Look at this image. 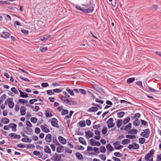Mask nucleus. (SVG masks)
I'll list each match as a JSON object with an SVG mask.
<instances>
[{"mask_svg":"<svg viewBox=\"0 0 161 161\" xmlns=\"http://www.w3.org/2000/svg\"><path fill=\"white\" fill-rule=\"evenodd\" d=\"M155 150L153 149L150 150L148 153L146 154L144 157V159L146 161H153V155L154 154Z\"/></svg>","mask_w":161,"mask_h":161,"instance_id":"f257e3e1","label":"nucleus"},{"mask_svg":"<svg viewBox=\"0 0 161 161\" xmlns=\"http://www.w3.org/2000/svg\"><path fill=\"white\" fill-rule=\"evenodd\" d=\"M68 98V97H67L65 96H62L60 99L64 103L69 105L75 104V102L74 101L69 100Z\"/></svg>","mask_w":161,"mask_h":161,"instance_id":"f03ea898","label":"nucleus"},{"mask_svg":"<svg viewBox=\"0 0 161 161\" xmlns=\"http://www.w3.org/2000/svg\"><path fill=\"white\" fill-rule=\"evenodd\" d=\"M5 104H8V107L10 108H13L14 105V103L13 102V99L12 98L7 99L5 102Z\"/></svg>","mask_w":161,"mask_h":161,"instance_id":"7ed1b4c3","label":"nucleus"},{"mask_svg":"<svg viewBox=\"0 0 161 161\" xmlns=\"http://www.w3.org/2000/svg\"><path fill=\"white\" fill-rule=\"evenodd\" d=\"M140 134V135L145 138H147L149 136L150 133V130L149 129H147L144 130Z\"/></svg>","mask_w":161,"mask_h":161,"instance_id":"20e7f679","label":"nucleus"},{"mask_svg":"<svg viewBox=\"0 0 161 161\" xmlns=\"http://www.w3.org/2000/svg\"><path fill=\"white\" fill-rule=\"evenodd\" d=\"M139 145L138 144L133 142L132 144H130L128 146L127 148L130 150L138 149L139 148Z\"/></svg>","mask_w":161,"mask_h":161,"instance_id":"39448f33","label":"nucleus"},{"mask_svg":"<svg viewBox=\"0 0 161 161\" xmlns=\"http://www.w3.org/2000/svg\"><path fill=\"white\" fill-rule=\"evenodd\" d=\"M113 145L114 146V148L117 150L120 149L123 147V146L120 145L119 141H116L114 142Z\"/></svg>","mask_w":161,"mask_h":161,"instance_id":"423d86ee","label":"nucleus"},{"mask_svg":"<svg viewBox=\"0 0 161 161\" xmlns=\"http://www.w3.org/2000/svg\"><path fill=\"white\" fill-rule=\"evenodd\" d=\"M52 121H51V124L52 126L58 128V121L56 119L53 118L52 119Z\"/></svg>","mask_w":161,"mask_h":161,"instance_id":"0eeeda50","label":"nucleus"},{"mask_svg":"<svg viewBox=\"0 0 161 161\" xmlns=\"http://www.w3.org/2000/svg\"><path fill=\"white\" fill-rule=\"evenodd\" d=\"M0 35L4 39H7L9 37L10 34L7 32L3 31L2 33H0Z\"/></svg>","mask_w":161,"mask_h":161,"instance_id":"6e6552de","label":"nucleus"},{"mask_svg":"<svg viewBox=\"0 0 161 161\" xmlns=\"http://www.w3.org/2000/svg\"><path fill=\"white\" fill-rule=\"evenodd\" d=\"M9 136L11 138L15 139H19L20 138V136L19 135H17L14 133H11L9 134Z\"/></svg>","mask_w":161,"mask_h":161,"instance_id":"1a4fd4ad","label":"nucleus"},{"mask_svg":"<svg viewBox=\"0 0 161 161\" xmlns=\"http://www.w3.org/2000/svg\"><path fill=\"white\" fill-rule=\"evenodd\" d=\"M44 152L47 154H50L51 153V151L49 146L45 145L44 147Z\"/></svg>","mask_w":161,"mask_h":161,"instance_id":"9d476101","label":"nucleus"},{"mask_svg":"<svg viewBox=\"0 0 161 161\" xmlns=\"http://www.w3.org/2000/svg\"><path fill=\"white\" fill-rule=\"evenodd\" d=\"M93 10V7L92 6H91L87 9H82V12L86 13H88L92 12Z\"/></svg>","mask_w":161,"mask_h":161,"instance_id":"9b49d317","label":"nucleus"},{"mask_svg":"<svg viewBox=\"0 0 161 161\" xmlns=\"http://www.w3.org/2000/svg\"><path fill=\"white\" fill-rule=\"evenodd\" d=\"M61 159V156L59 154H55L53 157L54 161H60Z\"/></svg>","mask_w":161,"mask_h":161,"instance_id":"f8f14e48","label":"nucleus"},{"mask_svg":"<svg viewBox=\"0 0 161 161\" xmlns=\"http://www.w3.org/2000/svg\"><path fill=\"white\" fill-rule=\"evenodd\" d=\"M36 147L37 149L40 150L41 156L42 158L44 155V151H43L44 150V147L38 145H36Z\"/></svg>","mask_w":161,"mask_h":161,"instance_id":"ddd939ff","label":"nucleus"},{"mask_svg":"<svg viewBox=\"0 0 161 161\" xmlns=\"http://www.w3.org/2000/svg\"><path fill=\"white\" fill-rule=\"evenodd\" d=\"M86 137L87 139L89 138V137H92L93 136L94 134L93 133L91 132L89 130L87 131H85Z\"/></svg>","mask_w":161,"mask_h":161,"instance_id":"4468645a","label":"nucleus"},{"mask_svg":"<svg viewBox=\"0 0 161 161\" xmlns=\"http://www.w3.org/2000/svg\"><path fill=\"white\" fill-rule=\"evenodd\" d=\"M45 141L48 142H50L52 141V136L50 134H48L45 138Z\"/></svg>","mask_w":161,"mask_h":161,"instance_id":"2eb2a0df","label":"nucleus"},{"mask_svg":"<svg viewBox=\"0 0 161 161\" xmlns=\"http://www.w3.org/2000/svg\"><path fill=\"white\" fill-rule=\"evenodd\" d=\"M20 110L21 115H24L25 114L26 109L25 106H21L20 107Z\"/></svg>","mask_w":161,"mask_h":161,"instance_id":"dca6fc26","label":"nucleus"},{"mask_svg":"<svg viewBox=\"0 0 161 161\" xmlns=\"http://www.w3.org/2000/svg\"><path fill=\"white\" fill-rule=\"evenodd\" d=\"M57 148V152L59 153H61L63 152L64 150V147L59 144Z\"/></svg>","mask_w":161,"mask_h":161,"instance_id":"f3484780","label":"nucleus"},{"mask_svg":"<svg viewBox=\"0 0 161 161\" xmlns=\"http://www.w3.org/2000/svg\"><path fill=\"white\" fill-rule=\"evenodd\" d=\"M1 121L2 123L6 124L9 123L10 121L7 118L4 117L1 119Z\"/></svg>","mask_w":161,"mask_h":161,"instance_id":"a211bd4d","label":"nucleus"},{"mask_svg":"<svg viewBox=\"0 0 161 161\" xmlns=\"http://www.w3.org/2000/svg\"><path fill=\"white\" fill-rule=\"evenodd\" d=\"M26 130H24L25 132L27 135H31L32 133V130L29 127H26Z\"/></svg>","mask_w":161,"mask_h":161,"instance_id":"6ab92c4d","label":"nucleus"},{"mask_svg":"<svg viewBox=\"0 0 161 161\" xmlns=\"http://www.w3.org/2000/svg\"><path fill=\"white\" fill-rule=\"evenodd\" d=\"M58 140L60 142L63 144H65L66 143V139L62 136H59L58 137Z\"/></svg>","mask_w":161,"mask_h":161,"instance_id":"aec40b11","label":"nucleus"},{"mask_svg":"<svg viewBox=\"0 0 161 161\" xmlns=\"http://www.w3.org/2000/svg\"><path fill=\"white\" fill-rule=\"evenodd\" d=\"M98 110V108L96 107H92L87 110V112H96Z\"/></svg>","mask_w":161,"mask_h":161,"instance_id":"412c9836","label":"nucleus"},{"mask_svg":"<svg viewBox=\"0 0 161 161\" xmlns=\"http://www.w3.org/2000/svg\"><path fill=\"white\" fill-rule=\"evenodd\" d=\"M40 128L45 133H47L50 132L49 130L43 125H41Z\"/></svg>","mask_w":161,"mask_h":161,"instance_id":"4be33fe9","label":"nucleus"},{"mask_svg":"<svg viewBox=\"0 0 161 161\" xmlns=\"http://www.w3.org/2000/svg\"><path fill=\"white\" fill-rule=\"evenodd\" d=\"M141 122V120L136 119L133 122V125L136 126H138L140 125Z\"/></svg>","mask_w":161,"mask_h":161,"instance_id":"5701e85b","label":"nucleus"},{"mask_svg":"<svg viewBox=\"0 0 161 161\" xmlns=\"http://www.w3.org/2000/svg\"><path fill=\"white\" fill-rule=\"evenodd\" d=\"M19 92L20 94V97L22 98H27L28 97V94H25L21 91L19 90Z\"/></svg>","mask_w":161,"mask_h":161,"instance_id":"b1692460","label":"nucleus"},{"mask_svg":"<svg viewBox=\"0 0 161 161\" xmlns=\"http://www.w3.org/2000/svg\"><path fill=\"white\" fill-rule=\"evenodd\" d=\"M79 142L81 144L84 145H86V143L85 140L82 137H80L79 138Z\"/></svg>","mask_w":161,"mask_h":161,"instance_id":"393cba45","label":"nucleus"},{"mask_svg":"<svg viewBox=\"0 0 161 161\" xmlns=\"http://www.w3.org/2000/svg\"><path fill=\"white\" fill-rule=\"evenodd\" d=\"M66 91L68 92L71 95L74 96V93L73 91L72 90L70 89L69 87H67L66 89Z\"/></svg>","mask_w":161,"mask_h":161,"instance_id":"a878e982","label":"nucleus"},{"mask_svg":"<svg viewBox=\"0 0 161 161\" xmlns=\"http://www.w3.org/2000/svg\"><path fill=\"white\" fill-rule=\"evenodd\" d=\"M75 156L79 160H82L83 159L82 155L79 153L77 152L76 153Z\"/></svg>","mask_w":161,"mask_h":161,"instance_id":"bb28decb","label":"nucleus"},{"mask_svg":"<svg viewBox=\"0 0 161 161\" xmlns=\"http://www.w3.org/2000/svg\"><path fill=\"white\" fill-rule=\"evenodd\" d=\"M130 142V141L128 139H125L123 140L121 142V144L123 145H126L129 143Z\"/></svg>","mask_w":161,"mask_h":161,"instance_id":"cd10ccee","label":"nucleus"},{"mask_svg":"<svg viewBox=\"0 0 161 161\" xmlns=\"http://www.w3.org/2000/svg\"><path fill=\"white\" fill-rule=\"evenodd\" d=\"M130 120V118L129 117H127L123 121L122 120V124L123 125H125L129 122Z\"/></svg>","mask_w":161,"mask_h":161,"instance_id":"c85d7f7f","label":"nucleus"},{"mask_svg":"<svg viewBox=\"0 0 161 161\" xmlns=\"http://www.w3.org/2000/svg\"><path fill=\"white\" fill-rule=\"evenodd\" d=\"M122 120L118 119L116 122V125L118 128L120 127L122 124Z\"/></svg>","mask_w":161,"mask_h":161,"instance_id":"c756f323","label":"nucleus"},{"mask_svg":"<svg viewBox=\"0 0 161 161\" xmlns=\"http://www.w3.org/2000/svg\"><path fill=\"white\" fill-rule=\"evenodd\" d=\"M94 89L96 91L99 92L101 94H103V93H104L103 89L101 88L97 87V86H96L94 87Z\"/></svg>","mask_w":161,"mask_h":161,"instance_id":"7c9ffc66","label":"nucleus"},{"mask_svg":"<svg viewBox=\"0 0 161 161\" xmlns=\"http://www.w3.org/2000/svg\"><path fill=\"white\" fill-rule=\"evenodd\" d=\"M46 116L47 118H50L53 116V115L48 110H47L45 113Z\"/></svg>","mask_w":161,"mask_h":161,"instance_id":"2f4dec72","label":"nucleus"},{"mask_svg":"<svg viewBox=\"0 0 161 161\" xmlns=\"http://www.w3.org/2000/svg\"><path fill=\"white\" fill-rule=\"evenodd\" d=\"M137 130L136 129H132L128 131V133L136 134L137 132Z\"/></svg>","mask_w":161,"mask_h":161,"instance_id":"473e14b6","label":"nucleus"},{"mask_svg":"<svg viewBox=\"0 0 161 161\" xmlns=\"http://www.w3.org/2000/svg\"><path fill=\"white\" fill-rule=\"evenodd\" d=\"M107 149L110 151H112L114 150V149L113 147L110 144H108L106 146Z\"/></svg>","mask_w":161,"mask_h":161,"instance_id":"72a5a7b5","label":"nucleus"},{"mask_svg":"<svg viewBox=\"0 0 161 161\" xmlns=\"http://www.w3.org/2000/svg\"><path fill=\"white\" fill-rule=\"evenodd\" d=\"M131 127V124L130 123H129L127 125L125 126L124 130L126 131L130 129Z\"/></svg>","mask_w":161,"mask_h":161,"instance_id":"f704fd0d","label":"nucleus"},{"mask_svg":"<svg viewBox=\"0 0 161 161\" xmlns=\"http://www.w3.org/2000/svg\"><path fill=\"white\" fill-rule=\"evenodd\" d=\"M135 80V78L134 77L130 78L127 79V82L128 84H130L132 83Z\"/></svg>","mask_w":161,"mask_h":161,"instance_id":"c9c22d12","label":"nucleus"},{"mask_svg":"<svg viewBox=\"0 0 161 161\" xmlns=\"http://www.w3.org/2000/svg\"><path fill=\"white\" fill-rule=\"evenodd\" d=\"M125 113L124 112H120L117 114V115L118 118H122L125 115Z\"/></svg>","mask_w":161,"mask_h":161,"instance_id":"e433bc0d","label":"nucleus"},{"mask_svg":"<svg viewBox=\"0 0 161 161\" xmlns=\"http://www.w3.org/2000/svg\"><path fill=\"white\" fill-rule=\"evenodd\" d=\"M33 154L36 156H38L39 158H41L40 152L37 151H35L33 152Z\"/></svg>","mask_w":161,"mask_h":161,"instance_id":"4c0bfd02","label":"nucleus"},{"mask_svg":"<svg viewBox=\"0 0 161 161\" xmlns=\"http://www.w3.org/2000/svg\"><path fill=\"white\" fill-rule=\"evenodd\" d=\"M47 94L49 95H52L54 94L53 90H49L46 91Z\"/></svg>","mask_w":161,"mask_h":161,"instance_id":"58836bf2","label":"nucleus"},{"mask_svg":"<svg viewBox=\"0 0 161 161\" xmlns=\"http://www.w3.org/2000/svg\"><path fill=\"white\" fill-rule=\"evenodd\" d=\"M18 101L23 105L25 103H27V101L26 100L22 99H19Z\"/></svg>","mask_w":161,"mask_h":161,"instance_id":"ea45409f","label":"nucleus"},{"mask_svg":"<svg viewBox=\"0 0 161 161\" xmlns=\"http://www.w3.org/2000/svg\"><path fill=\"white\" fill-rule=\"evenodd\" d=\"M126 137L130 139H134L136 138L135 135H126Z\"/></svg>","mask_w":161,"mask_h":161,"instance_id":"a19ab883","label":"nucleus"},{"mask_svg":"<svg viewBox=\"0 0 161 161\" xmlns=\"http://www.w3.org/2000/svg\"><path fill=\"white\" fill-rule=\"evenodd\" d=\"M11 90L12 92H14V93L16 94H19V92H18V90H17L16 88H15V87H12L11 89Z\"/></svg>","mask_w":161,"mask_h":161,"instance_id":"79ce46f5","label":"nucleus"},{"mask_svg":"<svg viewBox=\"0 0 161 161\" xmlns=\"http://www.w3.org/2000/svg\"><path fill=\"white\" fill-rule=\"evenodd\" d=\"M16 146L19 148H26V146L23 143H20L17 145Z\"/></svg>","mask_w":161,"mask_h":161,"instance_id":"37998d69","label":"nucleus"},{"mask_svg":"<svg viewBox=\"0 0 161 161\" xmlns=\"http://www.w3.org/2000/svg\"><path fill=\"white\" fill-rule=\"evenodd\" d=\"M145 141V138L141 137L139 139V142L141 144H143L144 143Z\"/></svg>","mask_w":161,"mask_h":161,"instance_id":"c03bdc74","label":"nucleus"},{"mask_svg":"<svg viewBox=\"0 0 161 161\" xmlns=\"http://www.w3.org/2000/svg\"><path fill=\"white\" fill-rule=\"evenodd\" d=\"M69 111L67 109H63L61 111V114L62 115H65L68 114Z\"/></svg>","mask_w":161,"mask_h":161,"instance_id":"a18cd8bd","label":"nucleus"},{"mask_svg":"<svg viewBox=\"0 0 161 161\" xmlns=\"http://www.w3.org/2000/svg\"><path fill=\"white\" fill-rule=\"evenodd\" d=\"M141 114L139 113H136L134 117V119H138L140 117Z\"/></svg>","mask_w":161,"mask_h":161,"instance_id":"49530a36","label":"nucleus"},{"mask_svg":"<svg viewBox=\"0 0 161 161\" xmlns=\"http://www.w3.org/2000/svg\"><path fill=\"white\" fill-rule=\"evenodd\" d=\"M35 147V146L33 144H29V145H27V146H26V148L27 149L33 148Z\"/></svg>","mask_w":161,"mask_h":161,"instance_id":"de8ad7c7","label":"nucleus"},{"mask_svg":"<svg viewBox=\"0 0 161 161\" xmlns=\"http://www.w3.org/2000/svg\"><path fill=\"white\" fill-rule=\"evenodd\" d=\"M37 120V119L35 117H32L31 119V121L34 124H35L36 123Z\"/></svg>","mask_w":161,"mask_h":161,"instance_id":"09e8293b","label":"nucleus"},{"mask_svg":"<svg viewBox=\"0 0 161 161\" xmlns=\"http://www.w3.org/2000/svg\"><path fill=\"white\" fill-rule=\"evenodd\" d=\"M107 131V128L106 127H104L102 130V133L104 135L106 134Z\"/></svg>","mask_w":161,"mask_h":161,"instance_id":"8fccbe9b","label":"nucleus"},{"mask_svg":"<svg viewBox=\"0 0 161 161\" xmlns=\"http://www.w3.org/2000/svg\"><path fill=\"white\" fill-rule=\"evenodd\" d=\"M99 149L101 153H104L105 152L106 150L104 147L101 146L100 147Z\"/></svg>","mask_w":161,"mask_h":161,"instance_id":"3c124183","label":"nucleus"},{"mask_svg":"<svg viewBox=\"0 0 161 161\" xmlns=\"http://www.w3.org/2000/svg\"><path fill=\"white\" fill-rule=\"evenodd\" d=\"M79 91L82 94L86 95V90L84 89H79Z\"/></svg>","mask_w":161,"mask_h":161,"instance_id":"603ef678","label":"nucleus"},{"mask_svg":"<svg viewBox=\"0 0 161 161\" xmlns=\"http://www.w3.org/2000/svg\"><path fill=\"white\" fill-rule=\"evenodd\" d=\"M107 124L108 125V127L110 128L113 127L115 125L114 123H109Z\"/></svg>","mask_w":161,"mask_h":161,"instance_id":"864d4df0","label":"nucleus"},{"mask_svg":"<svg viewBox=\"0 0 161 161\" xmlns=\"http://www.w3.org/2000/svg\"><path fill=\"white\" fill-rule=\"evenodd\" d=\"M47 49V47H41L40 48V51L42 52H45Z\"/></svg>","mask_w":161,"mask_h":161,"instance_id":"5fc2aeb1","label":"nucleus"},{"mask_svg":"<svg viewBox=\"0 0 161 161\" xmlns=\"http://www.w3.org/2000/svg\"><path fill=\"white\" fill-rule=\"evenodd\" d=\"M114 155L117 157H120L122 156V154L118 152H116L114 153Z\"/></svg>","mask_w":161,"mask_h":161,"instance_id":"6e6d98bb","label":"nucleus"},{"mask_svg":"<svg viewBox=\"0 0 161 161\" xmlns=\"http://www.w3.org/2000/svg\"><path fill=\"white\" fill-rule=\"evenodd\" d=\"M53 91L54 92L56 93H58L62 91V90L60 89H59L57 88L53 89Z\"/></svg>","mask_w":161,"mask_h":161,"instance_id":"4d7b16f0","label":"nucleus"},{"mask_svg":"<svg viewBox=\"0 0 161 161\" xmlns=\"http://www.w3.org/2000/svg\"><path fill=\"white\" fill-rule=\"evenodd\" d=\"M79 124L81 127H84L86 125L85 122L81 121L79 122Z\"/></svg>","mask_w":161,"mask_h":161,"instance_id":"13d9d810","label":"nucleus"},{"mask_svg":"<svg viewBox=\"0 0 161 161\" xmlns=\"http://www.w3.org/2000/svg\"><path fill=\"white\" fill-rule=\"evenodd\" d=\"M99 157L103 161H105L106 159V156L104 155H100Z\"/></svg>","mask_w":161,"mask_h":161,"instance_id":"bf43d9fd","label":"nucleus"},{"mask_svg":"<svg viewBox=\"0 0 161 161\" xmlns=\"http://www.w3.org/2000/svg\"><path fill=\"white\" fill-rule=\"evenodd\" d=\"M95 101L96 102L100 103L101 104H103L104 103V101L102 100H101L98 98H95Z\"/></svg>","mask_w":161,"mask_h":161,"instance_id":"052dcab7","label":"nucleus"},{"mask_svg":"<svg viewBox=\"0 0 161 161\" xmlns=\"http://www.w3.org/2000/svg\"><path fill=\"white\" fill-rule=\"evenodd\" d=\"M41 86L43 87H46L49 86V85L47 83L43 82L42 83Z\"/></svg>","mask_w":161,"mask_h":161,"instance_id":"680f3d73","label":"nucleus"},{"mask_svg":"<svg viewBox=\"0 0 161 161\" xmlns=\"http://www.w3.org/2000/svg\"><path fill=\"white\" fill-rule=\"evenodd\" d=\"M53 142L57 146H58L59 145L58 142L56 139L54 138H53Z\"/></svg>","mask_w":161,"mask_h":161,"instance_id":"e2e57ef3","label":"nucleus"},{"mask_svg":"<svg viewBox=\"0 0 161 161\" xmlns=\"http://www.w3.org/2000/svg\"><path fill=\"white\" fill-rule=\"evenodd\" d=\"M75 148L76 149L83 150L84 149V147L81 146H76Z\"/></svg>","mask_w":161,"mask_h":161,"instance_id":"0e129e2a","label":"nucleus"},{"mask_svg":"<svg viewBox=\"0 0 161 161\" xmlns=\"http://www.w3.org/2000/svg\"><path fill=\"white\" fill-rule=\"evenodd\" d=\"M20 78L26 82H30V80L27 78L23 77L21 76H20Z\"/></svg>","mask_w":161,"mask_h":161,"instance_id":"69168bd1","label":"nucleus"},{"mask_svg":"<svg viewBox=\"0 0 161 161\" xmlns=\"http://www.w3.org/2000/svg\"><path fill=\"white\" fill-rule=\"evenodd\" d=\"M26 124L28 126V127H31L32 126V124L29 121H27L26 122Z\"/></svg>","mask_w":161,"mask_h":161,"instance_id":"338daca9","label":"nucleus"},{"mask_svg":"<svg viewBox=\"0 0 161 161\" xmlns=\"http://www.w3.org/2000/svg\"><path fill=\"white\" fill-rule=\"evenodd\" d=\"M40 131V128L38 127L36 128L35 130V132L37 134H39Z\"/></svg>","mask_w":161,"mask_h":161,"instance_id":"774afa93","label":"nucleus"}]
</instances>
